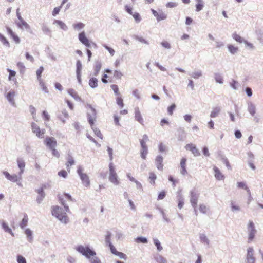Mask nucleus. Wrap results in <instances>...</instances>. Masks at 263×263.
<instances>
[{
    "mask_svg": "<svg viewBox=\"0 0 263 263\" xmlns=\"http://www.w3.org/2000/svg\"><path fill=\"white\" fill-rule=\"evenodd\" d=\"M76 250L89 259L91 263H101L100 260L95 256L96 255V252L91 250L89 247H85L80 245L76 248Z\"/></svg>",
    "mask_w": 263,
    "mask_h": 263,
    "instance_id": "obj_1",
    "label": "nucleus"
},
{
    "mask_svg": "<svg viewBox=\"0 0 263 263\" xmlns=\"http://www.w3.org/2000/svg\"><path fill=\"white\" fill-rule=\"evenodd\" d=\"M51 212L52 215L56 217L62 222L67 223L69 221V218L66 212H64L62 208L58 206H55L52 207Z\"/></svg>",
    "mask_w": 263,
    "mask_h": 263,
    "instance_id": "obj_2",
    "label": "nucleus"
},
{
    "mask_svg": "<svg viewBox=\"0 0 263 263\" xmlns=\"http://www.w3.org/2000/svg\"><path fill=\"white\" fill-rule=\"evenodd\" d=\"M109 180L114 185H119L120 181L112 162H110L109 164Z\"/></svg>",
    "mask_w": 263,
    "mask_h": 263,
    "instance_id": "obj_3",
    "label": "nucleus"
},
{
    "mask_svg": "<svg viewBox=\"0 0 263 263\" xmlns=\"http://www.w3.org/2000/svg\"><path fill=\"white\" fill-rule=\"evenodd\" d=\"M86 108L88 110L87 113V119L90 126L92 127L97 118V112L96 109L90 104L86 105Z\"/></svg>",
    "mask_w": 263,
    "mask_h": 263,
    "instance_id": "obj_4",
    "label": "nucleus"
},
{
    "mask_svg": "<svg viewBox=\"0 0 263 263\" xmlns=\"http://www.w3.org/2000/svg\"><path fill=\"white\" fill-rule=\"evenodd\" d=\"M77 173L80 176L83 185L86 187H89L90 182L89 177L87 174L83 172V169L81 167L79 166L78 168Z\"/></svg>",
    "mask_w": 263,
    "mask_h": 263,
    "instance_id": "obj_5",
    "label": "nucleus"
},
{
    "mask_svg": "<svg viewBox=\"0 0 263 263\" xmlns=\"http://www.w3.org/2000/svg\"><path fill=\"white\" fill-rule=\"evenodd\" d=\"M58 199L60 203L64 206L65 211L68 212L69 210V207L66 205L65 201H72V198L71 196L68 194L64 193L63 194H59L58 195Z\"/></svg>",
    "mask_w": 263,
    "mask_h": 263,
    "instance_id": "obj_6",
    "label": "nucleus"
},
{
    "mask_svg": "<svg viewBox=\"0 0 263 263\" xmlns=\"http://www.w3.org/2000/svg\"><path fill=\"white\" fill-rule=\"evenodd\" d=\"M78 37L79 41L87 47H90L91 45L96 48L97 47L96 43L89 40L84 31L79 33Z\"/></svg>",
    "mask_w": 263,
    "mask_h": 263,
    "instance_id": "obj_7",
    "label": "nucleus"
},
{
    "mask_svg": "<svg viewBox=\"0 0 263 263\" xmlns=\"http://www.w3.org/2000/svg\"><path fill=\"white\" fill-rule=\"evenodd\" d=\"M31 127L33 133L35 134L37 137L40 138L43 137L45 133L44 129H41L40 127L35 123H32Z\"/></svg>",
    "mask_w": 263,
    "mask_h": 263,
    "instance_id": "obj_8",
    "label": "nucleus"
},
{
    "mask_svg": "<svg viewBox=\"0 0 263 263\" xmlns=\"http://www.w3.org/2000/svg\"><path fill=\"white\" fill-rule=\"evenodd\" d=\"M190 202L192 206L194 208L195 211V214L197 215V214L196 209L197 205L198 196V194L195 191H193L190 192Z\"/></svg>",
    "mask_w": 263,
    "mask_h": 263,
    "instance_id": "obj_9",
    "label": "nucleus"
},
{
    "mask_svg": "<svg viewBox=\"0 0 263 263\" xmlns=\"http://www.w3.org/2000/svg\"><path fill=\"white\" fill-rule=\"evenodd\" d=\"M44 143L50 149L55 147L57 145V141L52 137H47L45 139Z\"/></svg>",
    "mask_w": 263,
    "mask_h": 263,
    "instance_id": "obj_10",
    "label": "nucleus"
},
{
    "mask_svg": "<svg viewBox=\"0 0 263 263\" xmlns=\"http://www.w3.org/2000/svg\"><path fill=\"white\" fill-rule=\"evenodd\" d=\"M248 230L249 231L248 240L249 242L252 241L255 237L256 230L255 229L254 224L252 221H250L248 224Z\"/></svg>",
    "mask_w": 263,
    "mask_h": 263,
    "instance_id": "obj_11",
    "label": "nucleus"
},
{
    "mask_svg": "<svg viewBox=\"0 0 263 263\" xmlns=\"http://www.w3.org/2000/svg\"><path fill=\"white\" fill-rule=\"evenodd\" d=\"M255 258L254 257V250L253 248H249L247 251V263H255Z\"/></svg>",
    "mask_w": 263,
    "mask_h": 263,
    "instance_id": "obj_12",
    "label": "nucleus"
},
{
    "mask_svg": "<svg viewBox=\"0 0 263 263\" xmlns=\"http://www.w3.org/2000/svg\"><path fill=\"white\" fill-rule=\"evenodd\" d=\"M185 148L186 150L191 151L195 156H198L200 154L195 145L192 143L186 144Z\"/></svg>",
    "mask_w": 263,
    "mask_h": 263,
    "instance_id": "obj_13",
    "label": "nucleus"
},
{
    "mask_svg": "<svg viewBox=\"0 0 263 263\" xmlns=\"http://www.w3.org/2000/svg\"><path fill=\"white\" fill-rule=\"evenodd\" d=\"M3 174L7 179L13 182H17L21 179V176L18 177L16 174L10 175L7 172H4Z\"/></svg>",
    "mask_w": 263,
    "mask_h": 263,
    "instance_id": "obj_14",
    "label": "nucleus"
},
{
    "mask_svg": "<svg viewBox=\"0 0 263 263\" xmlns=\"http://www.w3.org/2000/svg\"><path fill=\"white\" fill-rule=\"evenodd\" d=\"M152 12L158 21L164 20L166 18V15L164 14L162 11L157 12L154 9H152Z\"/></svg>",
    "mask_w": 263,
    "mask_h": 263,
    "instance_id": "obj_15",
    "label": "nucleus"
},
{
    "mask_svg": "<svg viewBox=\"0 0 263 263\" xmlns=\"http://www.w3.org/2000/svg\"><path fill=\"white\" fill-rule=\"evenodd\" d=\"M135 120L138 121L142 125H144V120L139 110V108L137 107L135 109Z\"/></svg>",
    "mask_w": 263,
    "mask_h": 263,
    "instance_id": "obj_16",
    "label": "nucleus"
},
{
    "mask_svg": "<svg viewBox=\"0 0 263 263\" xmlns=\"http://www.w3.org/2000/svg\"><path fill=\"white\" fill-rule=\"evenodd\" d=\"M67 162L65 164L67 171L70 172V167L75 164V161L73 157L70 154H68L67 157Z\"/></svg>",
    "mask_w": 263,
    "mask_h": 263,
    "instance_id": "obj_17",
    "label": "nucleus"
},
{
    "mask_svg": "<svg viewBox=\"0 0 263 263\" xmlns=\"http://www.w3.org/2000/svg\"><path fill=\"white\" fill-rule=\"evenodd\" d=\"M163 157L160 155L157 156L155 159L156 167L160 171H162L163 168Z\"/></svg>",
    "mask_w": 263,
    "mask_h": 263,
    "instance_id": "obj_18",
    "label": "nucleus"
},
{
    "mask_svg": "<svg viewBox=\"0 0 263 263\" xmlns=\"http://www.w3.org/2000/svg\"><path fill=\"white\" fill-rule=\"evenodd\" d=\"M186 159L185 158H182L180 161V173L183 175H185L187 174V170L186 168Z\"/></svg>",
    "mask_w": 263,
    "mask_h": 263,
    "instance_id": "obj_19",
    "label": "nucleus"
},
{
    "mask_svg": "<svg viewBox=\"0 0 263 263\" xmlns=\"http://www.w3.org/2000/svg\"><path fill=\"white\" fill-rule=\"evenodd\" d=\"M214 173H215V177L218 180H222L224 179V176L220 170L216 166L213 168Z\"/></svg>",
    "mask_w": 263,
    "mask_h": 263,
    "instance_id": "obj_20",
    "label": "nucleus"
},
{
    "mask_svg": "<svg viewBox=\"0 0 263 263\" xmlns=\"http://www.w3.org/2000/svg\"><path fill=\"white\" fill-rule=\"evenodd\" d=\"M7 31L11 37L13 39L14 41L16 43L18 44L20 42L19 37L12 31V30L9 28L7 27Z\"/></svg>",
    "mask_w": 263,
    "mask_h": 263,
    "instance_id": "obj_21",
    "label": "nucleus"
},
{
    "mask_svg": "<svg viewBox=\"0 0 263 263\" xmlns=\"http://www.w3.org/2000/svg\"><path fill=\"white\" fill-rule=\"evenodd\" d=\"M17 163L18 166L20 169V172L19 173V175H20V176H21L24 171V168L25 167V163L24 161L22 159H18L17 160Z\"/></svg>",
    "mask_w": 263,
    "mask_h": 263,
    "instance_id": "obj_22",
    "label": "nucleus"
},
{
    "mask_svg": "<svg viewBox=\"0 0 263 263\" xmlns=\"http://www.w3.org/2000/svg\"><path fill=\"white\" fill-rule=\"evenodd\" d=\"M46 187H47V185L44 184V185H43L41 186V187H40V189H37L36 190L37 193L41 196L40 198H38L37 199V202L39 203H40L41 202V201L42 200V199L43 198V197L45 196V194H44V189L46 188Z\"/></svg>",
    "mask_w": 263,
    "mask_h": 263,
    "instance_id": "obj_23",
    "label": "nucleus"
},
{
    "mask_svg": "<svg viewBox=\"0 0 263 263\" xmlns=\"http://www.w3.org/2000/svg\"><path fill=\"white\" fill-rule=\"evenodd\" d=\"M148 140V137L147 135L144 134L143 135L142 138L140 140L141 148H147L146 143Z\"/></svg>",
    "mask_w": 263,
    "mask_h": 263,
    "instance_id": "obj_24",
    "label": "nucleus"
},
{
    "mask_svg": "<svg viewBox=\"0 0 263 263\" xmlns=\"http://www.w3.org/2000/svg\"><path fill=\"white\" fill-rule=\"evenodd\" d=\"M156 179L157 176L154 173L150 172L149 173L148 180H149V182L151 184L153 185H155V180Z\"/></svg>",
    "mask_w": 263,
    "mask_h": 263,
    "instance_id": "obj_25",
    "label": "nucleus"
},
{
    "mask_svg": "<svg viewBox=\"0 0 263 263\" xmlns=\"http://www.w3.org/2000/svg\"><path fill=\"white\" fill-rule=\"evenodd\" d=\"M199 210L201 213L206 214L208 213L209 209L206 205L204 204H200L199 205Z\"/></svg>",
    "mask_w": 263,
    "mask_h": 263,
    "instance_id": "obj_26",
    "label": "nucleus"
},
{
    "mask_svg": "<svg viewBox=\"0 0 263 263\" xmlns=\"http://www.w3.org/2000/svg\"><path fill=\"white\" fill-rule=\"evenodd\" d=\"M39 85L42 90L45 93H48L49 92L47 87L46 86L45 83L43 80H38Z\"/></svg>",
    "mask_w": 263,
    "mask_h": 263,
    "instance_id": "obj_27",
    "label": "nucleus"
},
{
    "mask_svg": "<svg viewBox=\"0 0 263 263\" xmlns=\"http://www.w3.org/2000/svg\"><path fill=\"white\" fill-rule=\"evenodd\" d=\"M28 221V216L27 215V214H25L24 217L20 224L21 228L22 229L25 228L27 225Z\"/></svg>",
    "mask_w": 263,
    "mask_h": 263,
    "instance_id": "obj_28",
    "label": "nucleus"
},
{
    "mask_svg": "<svg viewBox=\"0 0 263 263\" xmlns=\"http://www.w3.org/2000/svg\"><path fill=\"white\" fill-rule=\"evenodd\" d=\"M89 85L92 88H95L98 86V80L95 78H91L89 81Z\"/></svg>",
    "mask_w": 263,
    "mask_h": 263,
    "instance_id": "obj_29",
    "label": "nucleus"
},
{
    "mask_svg": "<svg viewBox=\"0 0 263 263\" xmlns=\"http://www.w3.org/2000/svg\"><path fill=\"white\" fill-rule=\"evenodd\" d=\"M54 24H57L58 25V26H60V27L63 29V30H66L67 27L66 26V25H65V24L62 21H60V20H54V23H53Z\"/></svg>",
    "mask_w": 263,
    "mask_h": 263,
    "instance_id": "obj_30",
    "label": "nucleus"
},
{
    "mask_svg": "<svg viewBox=\"0 0 263 263\" xmlns=\"http://www.w3.org/2000/svg\"><path fill=\"white\" fill-rule=\"evenodd\" d=\"M220 111V109L219 107H215L214 108H213V110L211 111V114H210V117L211 118H215V117H217Z\"/></svg>",
    "mask_w": 263,
    "mask_h": 263,
    "instance_id": "obj_31",
    "label": "nucleus"
},
{
    "mask_svg": "<svg viewBox=\"0 0 263 263\" xmlns=\"http://www.w3.org/2000/svg\"><path fill=\"white\" fill-rule=\"evenodd\" d=\"M15 96L14 91L9 92L7 95V99L8 100L12 103V104H14V97Z\"/></svg>",
    "mask_w": 263,
    "mask_h": 263,
    "instance_id": "obj_32",
    "label": "nucleus"
},
{
    "mask_svg": "<svg viewBox=\"0 0 263 263\" xmlns=\"http://www.w3.org/2000/svg\"><path fill=\"white\" fill-rule=\"evenodd\" d=\"M227 47L229 49V51L232 54L236 53L238 50V47H235V46H233V45H230V44L228 45Z\"/></svg>",
    "mask_w": 263,
    "mask_h": 263,
    "instance_id": "obj_33",
    "label": "nucleus"
},
{
    "mask_svg": "<svg viewBox=\"0 0 263 263\" xmlns=\"http://www.w3.org/2000/svg\"><path fill=\"white\" fill-rule=\"evenodd\" d=\"M197 4L196 5V10L199 11L201 10L203 8V3L202 0H196Z\"/></svg>",
    "mask_w": 263,
    "mask_h": 263,
    "instance_id": "obj_34",
    "label": "nucleus"
},
{
    "mask_svg": "<svg viewBox=\"0 0 263 263\" xmlns=\"http://www.w3.org/2000/svg\"><path fill=\"white\" fill-rule=\"evenodd\" d=\"M18 26L22 29H29V25L23 19L20 20V22L18 24Z\"/></svg>",
    "mask_w": 263,
    "mask_h": 263,
    "instance_id": "obj_35",
    "label": "nucleus"
},
{
    "mask_svg": "<svg viewBox=\"0 0 263 263\" xmlns=\"http://www.w3.org/2000/svg\"><path fill=\"white\" fill-rule=\"evenodd\" d=\"M110 87L117 97L121 95L119 91V87L117 85L112 84L111 85Z\"/></svg>",
    "mask_w": 263,
    "mask_h": 263,
    "instance_id": "obj_36",
    "label": "nucleus"
},
{
    "mask_svg": "<svg viewBox=\"0 0 263 263\" xmlns=\"http://www.w3.org/2000/svg\"><path fill=\"white\" fill-rule=\"evenodd\" d=\"M148 153V148H141L140 150V154L141 157L143 159H146V155Z\"/></svg>",
    "mask_w": 263,
    "mask_h": 263,
    "instance_id": "obj_37",
    "label": "nucleus"
},
{
    "mask_svg": "<svg viewBox=\"0 0 263 263\" xmlns=\"http://www.w3.org/2000/svg\"><path fill=\"white\" fill-rule=\"evenodd\" d=\"M233 38L237 42L241 43L243 42L245 40L238 34L236 33H234L232 35Z\"/></svg>",
    "mask_w": 263,
    "mask_h": 263,
    "instance_id": "obj_38",
    "label": "nucleus"
},
{
    "mask_svg": "<svg viewBox=\"0 0 263 263\" xmlns=\"http://www.w3.org/2000/svg\"><path fill=\"white\" fill-rule=\"evenodd\" d=\"M116 103L120 106V108H122L124 106L123 100L121 97V95L117 96L116 97Z\"/></svg>",
    "mask_w": 263,
    "mask_h": 263,
    "instance_id": "obj_39",
    "label": "nucleus"
},
{
    "mask_svg": "<svg viewBox=\"0 0 263 263\" xmlns=\"http://www.w3.org/2000/svg\"><path fill=\"white\" fill-rule=\"evenodd\" d=\"M82 69V65L80 61L77 62V74L78 78L80 77V73Z\"/></svg>",
    "mask_w": 263,
    "mask_h": 263,
    "instance_id": "obj_40",
    "label": "nucleus"
},
{
    "mask_svg": "<svg viewBox=\"0 0 263 263\" xmlns=\"http://www.w3.org/2000/svg\"><path fill=\"white\" fill-rule=\"evenodd\" d=\"M177 197L178 200V206L180 209H181L182 208L184 204L183 198L181 195H178Z\"/></svg>",
    "mask_w": 263,
    "mask_h": 263,
    "instance_id": "obj_41",
    "label": "nucleus"
},
{
    "mask_svg": "<svg viewBox=\"0 0 263 263\" xmlns=\"http://www.w3.org/2000/svg\"><path fill=\"white\" fill-rule=\"evenodd\" d=\"M0 41L3 43V44L7 47L10 46L9 42L8 41L7 39L2 34H0Z\"/></svg>",
    "mask_w": 263,
    "mask_h": 263,
    "instance_id": "obj_42",
    "label": "nucleus"
},
{
    "mask_svg": "<svg viewBox=\"0 0 263 263\" xmlns=\"http://www.w3.org/2000/svg\"><path fill=\"white\" fill-rule=\"evenodd\" d=\"M25 233L29 241L31 242L32 240V231L29 229H26Z\"/></svg>",
    "mask_w": 263,
    "mask_h": 263,
    "instance_id": "obj_43",
    "label": "nucleus"
},
{
    "mask_svg": "<svg viewBox=\"0 0 263 263\" xmlns=\"http://www.w3.org/2000/svg\"><path fill=\"white\" fill-rule=\"evenodd\" d=\"M2 226V228H3V229L6 232H8L12 235L13 234L11 229L10 228H9V226L7 225V224L6 223H5V222H3Z\"/></svg>",
    "mask_w": 263,
    "mask_h": 263,
    "instance_id": "obj_44",
    "label": "nucleus"
},
{
    "mask_svg": "<svg viewBox=\"0 0 263 263\" xmlns=\"http://www.w3.org/2000/svg\"><path fill=\"white\" fill-rule=\"evenodd\" d=\"M43 71L44 68L42 66L40 67V68L36 70V73L37 80H42L41 78V75Z\"/></svg>",
    "mask_w": 263,
    "mask_h": 263,
    "instance_id": "obj_45",
    "label": "nucleus"
},
{
    "mask_svg": "<svg viewBox=\"0 0 263 263\" xmlns=\"http://www.w3.org/2000/svg\"><path fill=\"white\" fill-rule=\"evenodd\" d=\"M237 187L239 188H242L246 190L248 192H250V190L246 184L243 182H240L237 183Z\"/></svg>",
    "mask_w": 263,
    "mask_h": 263,
    "instance_id": "obj_46",
    "label": "nucleus"
},
{
    "mask_svg": "<svg viewBox=\"0 0 263 263\" xmlns=\"http://www.w3.org/2000/svg\"><path fill=\"white\" fill-rule=\"evenodd\" d=\"M29 109L30 112L33 116V118L34 119H35V118L36 117V108L33 106L30 105Z\"/></svg>",
    "mask_w": 263,
    "mask_h": 263,
    "instance_id": "obj_47",
    "label": "nucleus"
},
{
    "mask_svg": "<svg viewBox=\"0 0 263 263\" xmlns=\"http://www.w3.org/2000/svg\"><path fill=\"white\" fill-rule=\"evenodd\" d=\"M17 66L18 68L21 73H24L25 70V67L22 62H19L17 63Z\"/></svg>",
    "mask_w": 263,
    "mask_h": 263,
    "instance_id": "obj_48",
    "label": "nucleus"
},
{
    "mask_svg": "<svg viewBox=\"0 0 263 263\" xmlns=\"http://www.w3.org/2000/svg\"><path fill=\"white\" fill-rule=\"evenodd\" d=\"M156 260L158 263H167L166 260L161 255L157 256Z\"/></svg>",
    "mask_w": 263,
    "mask_h": 263,
    "instance_id": "obj_49",
    "label": "nucleus"
},
{
    "mask_svg": "<svg viewBox=\"0 0 263 263\" xmlns=\"http://www.w3.org/2000/svg\"><path fill=\"white\" fill-rule=\"evenodd\" d=\"M101 68V64L100 63H98L96 64L95 67V73L94 75L97 76L98 74L100 69Z\"/></svg>",
    "mask_w": 263,
    "mask_h": 263,
    "instance_id": "obj_50",
    "label": "nucleus"
},
{
    "mask_svg": "<svg viewBox=\"0 0 263 263\" xmlns=\"http://www.w3.org/2000/svg\"><path fill=\"white\" fill-rule=\"evenodd\" d=\"M58 175L60 177H62L65 178L68 176V173L66 171H65L64 170H62L58 172Z\"/></svg>",
    "mask_w": 263,
    "mask_h": 263,
    "instance_id": "obj_51",
    "label": "nucleus"
},
{
    "mask_svg": "<svg viewBox=\"0 0 263 263\" xmlns=\"http://www.w3.org/2000/svg\"><path fill=\"white\" fill-rule=\"evenodd\" d=\"M42 117L46 121H48L50 120V116L48 113L44 110L42 112Z\"/></svg>",
    "mask_w": 263,
    "mask_h": 263,
    "instance_id": "obj_52",
    "label": "nucleus"
},
{
    "mask_svg": "<svg viewBox=\"0 0 263 263\" xmlns=\"http://www.w3.org/2000/svg\"><path fill=\"white\" fill-rule=\"evenodd\" d=\"M176 108V105L175 104H172L170 106L167 108V112L170 115H172L174 110Z\"/></svg>",
    "mask_w": 263,
    "mask_h": 263,
    "instance_id": "obj_53",
    "label": "nucleus"
},
{
    "mask_svg": "<svg viewBox=\"0 0 263 263\" xmlns=\"http://www.w3.org/2000/svg\"><path fill=\"white\" fill-rule=\"evenodd\" d=\"M136 242L138 243H145L147 242V239L146 238L142 237H137L136 238Z\"/></svg>",
    "mask_w": 263,
    "mask_h": 263,
    "instance_id": "obj_54",
    "label": "nucleus"
},
{
    "mask_svg": "<svg viewBox=\"0 0 263 263\" xmlns=\"http://www.w3.org/2000/svg\"><path fill=\"white\" fill-rule=\"evenodd\" d=\"M154 242L155 246L157 247V248L158 251H160L162 250V247L161 246L160 242L157 239H154Z\"/></svg>",
    "mask_w": 263,
    "mask_h": 263,
    "instance_id": "obj_55",
    "label": "nucleus"
},
{
    "mask_svg": "<svg viewBox=\"0 0 263 263\" xmlns=\"http://www.w3.org/2000/svg\"><path fill=\"white\" fill-rule=\"evenodd\" d=\"M84 27V24L82 23H78L73 25V28L76 30H80Z\"/></svg>",
    "mask_w": 263,
    "mask_h": 263,
    "instance_id": "obj_56",
    "label": "nucleus"
},
{
    "mask_svg": "<svg viewBox=\"0 0 263 263\" xmlns=\"http://www.w3.org/2000/svg\"><path fill=\"white\" fill-rule=\"evenodd\" d=\"M114 77L117 79H121L123 76L122 73L118 70H115L114 74Z\"/></svg>",
    "mask_w": 263,
    "mask_h": 263,
    "instance_id": "obj_57",
    "label": "nucleus"
},
{
    "mask_svg": "<svg viewBox=\"0 0 263 263\" xmlns=\"http://www.w3.org/2000/svg\"><path fill=\"white\" fill-rule=\"evenodd\" d=\"M231 205L233 211H239L240 209V207L236 205L234 202H231Z\"/></svg>",
    "mask_w": 263,
    "mask_h": 263,
    "instance_id": "obj_58",
    "label": "nucleus"
},
{
    "mask_svg": "<svg viewBox=\"0 0 263 263\" xmlns=\"http://www.w3.org/2000/svg\"><path fill=\"white\" fill-rule=\"evenodd\" d=\"M17 261L18 263H26L25 258L20 255L17 256Z\"/></svg>",
    "mask_w": 263,
    "mask_h": 263,
    "instance_id": "obj_59",
    "label": "nucleus"
},
{
    "mask_svg": "<svg viewBox=\"0 0 263 263\" xmlns=\"http://www.w3.org/2000/svg\"><path fill=\"white\" fill-rule=\"evenodd\" d=\"M165 196H166V192L164 191H162L160 192V193L159 194V195L158 196L157 199L158 200H162L164 198Z\"/></svg>",
    "mask_w": 263,
    "mask_h": 263,
    "instance_id": "obj_60",
    "label": "nucleus"
},
{
    "mask_svg": "<svg viewBox=\"0 0 263 263\" xmlns=\"http://www.w3.org/2000/svg\"><path fill=\"white\" fill-rule=\"evenodd\" d=\"M132 15H133V17L134 18L136 22H139L140 21L141 17L138 13L135 12Z\"/></svg>",
    "mask_w": 263,
    "mask_h": 263,
    "instance_id": "obj_61",
    "label": "nucleus"
},
{
    "mask_svg": "<svg viewBox=\"0 0 263 263\" xmlns=\"http://www.w3.org/2000/svg\"><path fill=\"white\" fill-rule=\"evenodd\" d=\"M50 150L52 151V155L56 157L57 158L60 157V153L59 152L55 149V147H54L53 148L50 149Z\"/></svg>",
    "mask_w": 263,
    "mask_h": 263,
    "instance_id": "obj_62",
    "label": "nucleus"
},
{
    "mask_svg": "<svg viewBox=\"0 0 263 263\" xmlns=\"http://www.w3.org/2000/svg\"><path fill=\"white\" fill-rule=\"evenodd\" d=\"M93 131L95 133V134L98 137H99L100 139H103V135L102 134L101 132H100V130H99L98 129H97V128H95L93 129Z\"/></svg>",
    "mask_w": 263,
    "mask_h": 263,
    "instance_id": "obj_63",
    "label": "nucleus"
},
{
    "mask_svg": "<svg viewBox=\"0 0 263 263\" xmlns=\"http://www.w3.org/2000/svg\"><path fill=\"white\" fill-rule=\"evenodd\" d=\"M114 120L115 124L116 125L120 126V124L119 123L120 117L118 115H114Z\"/></svg>",
    "mask_w": 263,
    "mask_h": 263,
    "instance_id": "obj_64",
    "label": "nucleus"
}]
</instances>
